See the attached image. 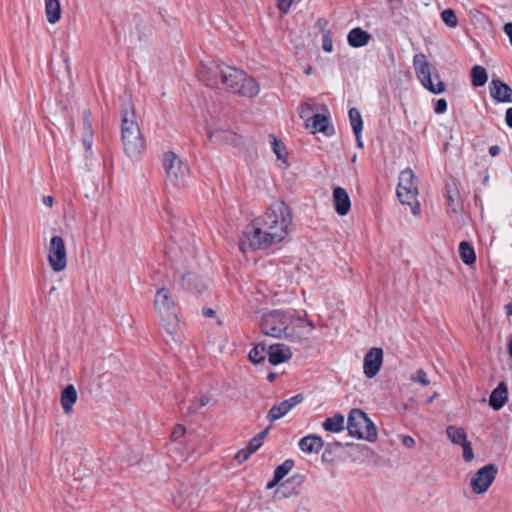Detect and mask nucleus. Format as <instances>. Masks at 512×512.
Instances as JSON below:
<instances>
[{
  "instance_id": "nucleus-64",
  "label": "nucleus",
  "mask_w": 512,
  "mask_h": 512,
  "mask_svg": "<svg viewBox=\"0 0 512 512\" xmlns=\"http://www.w3.org/2000/svg\"><path fill=\"white\" fill-rule=\"evenodd\" d=\"M342 445H343V444H342L341 442H338V441L334 443V446H335V447H341Z\"/></svg>"
},
{
  "instance_id": "nucleus-48",
  "label": "nucleus",
  "mask_w": 512,
  "mask_h": 512,
  "mask_svg": "<svg viewBox=\"0 0 512 512\" xmlns=\"http://www.w3.org/2000/svg\"><path fill=\"white\" fill-rule=\"evenodd\" d=\"M185 433V427L181 424L176 425L171 433V439L176 441L181 438Z\"/></svg>"
},
{
  "instance_id": "nucleus-22",
  "label": "nucleus",
  "mask_w": 512,
  "mask_h": 512,
  "mask_svg": "<svg viewBox=\"0 0 512 512\" xmlns=\"http://www.w3.org/2000/svg\"><path fill=\"white\" fill-rule=\"evenodd\" d=\"M508 398V390L505 383L501 382L498 384V386L492 391L490 398H489V404L494 410L501 409Z\"/></svg>"
},
{
  "instance_id": "nucleus-26",
  "label": "nucleus",
  "mask_w": 512,
  "mask_h": 512,
  "mask_svg": "<svg viewBox=\"0 0 512 512\" xmlns=\"http://www.w3.org/2000/svg\"><path fill=\"white\" fill-rule=\"evenodd\" d=\"M77 400V391L73 385L66 386L61 393V405L66 414H70Z\"/></svg>"
},
{
  "instance_id": "nucleus-43",
  "label": "nucleus",
  "mask_w": 512,
  "mask_h": 512,
  "mask_svg": "<svg viewBox=\"0 0 512 512\" xmlns=\"http://www.w3.org/2000/svg\"><path fill=\"white\" fill-rule=\"evenodd\" d=\"M322 49L325 52H332L333 50V41L330 32L324 33L322 36Z\"/></svg>"
},
{
  "instance_id": "nucleus-2",
  "label": "nucleus",
  "mask_w": 512,
  "mask_h": 512,
  "mask_svg": "<svg viewBox=\"0 0 512 512\" xmlns=\"http://www.w3.org/2000/svg\"><path fill=\"white\" fill-rule=\"evenodd\" d=\"M295 321H303L295 311L274 309L262 314L259 328L264 335L273 338L301 340L302 337L296 332L295 327H291Z\"/></svg>"
},
{
  "instance_id": "nucleus-21",
  "label": "nucleus",
  "mask_w": 512,
  "mask_h": 512,
  "mask_svg": "<svg viewBox=\"0 0 512 512\" xmlns=\"http://www.w3.org/2000/svg\"><path fill=\"white\" fill-rule=\"evenodd\" d=\"M307 127H312L315 131L330 135L334 132L333 127L329 126V118L324 114H314L307 119Z\"/></svg>"
},
{
  "instance_id": "nucleus-46",
  "label": "nucleus",
  "mask_w": 512,
  "mask_h": 512,
  "mask_svg": "<svg viewBox=\"0 0 512 512\" xmlns=\"http://www.w3.org/2000/svg\"><path fill=\"white\" fill-rule=\"evenodd\" d=\"M447 110V101L444 98H440L434 105V112L436 114H443Z\"/></svg>"
},
{
  "instance_id": "nucleus-40",
  "label": "nucleus",
  "mask_w": 512,
  "mask_h": 512,
  "mask_svg": "<svg viewBox=\"0 0 512 512\" xmlns=\"http://www.w3.org/2000/svg\"><path fill=\"white\" fill-rule=\"evenodd\" d=\"M410 380L413 382H418L423 386L430 384V381L427 378V374L423 369H418L414 374H412Z\"/></svg>"
},
{
  "instance_id": "nucleus-60",
  "label": "nucleus",
  "mask_w": 512,
  "mask_h": 512,
  "mask_svg": "<svg viewBox=\"0 0 512 512\" xmlns=\"http://www.w3.org/2000/svg\"><path fill=\"white\" fill-rule=\"evenodd\" d=\"M504 308H505V310H506L507 315H508V316H511V315H512V304H511V303H509V304L505 305V307H504Z\"/></svg>"
},
{
  "instance_id": "nucleus-17",
  "label": "nucleus",
  "mask_w": 512,
  "mask_h": 512,
  "mask_svg": "<svg viewBox=\"0 0 512 512\" xmlns=\"http://www.w3.org/2000/svg\"><path fill=\"white\" fill-rule=\"evenodd\" d=\"M269 362L273 365L288 361L292 357V352L284 343H276L269 347L267 352Z\"/></svg>"
},
{
  "instance_id": "nucleus-42",
  "label": "nucleus",
  "mask_w": 512,
  "mask_h": 512,
  "mask_svg": "<svg viewBox=\"0 0 512 512\" xmlns=\"http://www.w3.org/2000/svg\"><path fill=\"white\" fill-rule=\"evenodd\" d=\"M462 450H463V459L466 462H470L474 459V452L472 449V444L470 441H466L463 444H461Z\"/></svg>"
},
{
  "instance_id": "nucleus-49",
  "label": "nucleus",
  "mask_w": 512,
  "mask_h": 512,
  "mask_svg": "<svg viewBox=\"0 0 512 512\" xmlns=\"http://www.w3.org/2000/svg\"><path fill=\"white\" fill-rule=\"evenodd\" d=\"M402 444L406 448H412L415 445V440L411 436L404 435L402 436Z\"/></svg>"
},
{
  "instance_id": "nucleus-18",
  "label": "nucleus",
  "mask_w": 512,
  "mask_h": 512,
  "mask_svg": "<svg viewBox=\"0 0 512 512\" xmlns=\"http://www.w3.org/2000/svg\"><path fill=\"white\" fill-rule=\"evenodd\" d=\"M333 201L335 211L341 215H346L351 208V201L347 191L342 187H335L333 189Z\"/></svg>"
},
{
  "instance_id": "nucleus-5",
  "label": "nucleus",
  "mask_w": 512,
  "mask_h": 512,
  "mask_svg": "<svg viewBox=\"0 0 512 512\" xmlns=\"http://www.w3.org/2000/svg\"><path fill=\"white\" fill-rule=\"evenodd\" d=\"M413 67L417 78L425 89L433 94H441L446 89V84L441 81L436 69H432L423 53L415 54Z\"/></svg>"
},
{
  "instance_id": "nucleus-52",
  "label": "nucleus",
  "mask_w": 512,
  "mask_h": 512,
  "mask_svg": "<svg viewBox=\"0 0 512 512\" xmlns=\"http://www.w3.org/2000/svg\"><path fill=\"white\" fill-rule=\"evenodd\" d=\"M505 121L509 128H512V107L506 110Z\"/></svg>"
},
{
  "instance_id": "nucleus-63",
  "label": "nucleus",
  "mask_w": 512,
  "mask_h": 512,
  "mask_svg": "<svg viewBox=\"0 0 512 512\" xmlns=\"http://www.w3.org/2000/svg\"><path fill=\"white\" fill-rule=\"evenodd\" d=\"M508 348H509V354L512 357V338H511V341L509 342Z\"/></svg>"
},
{
  "instance_id": "nucleus-1",
  "label": "nucleus",
  "mask_w": 512,
  "mask_h": 512,
  "mask_svg": "<svg viewBox=\"0 0 512 512\" xmlns=\"http://www.w3.org/2000/svg\"><path fill=\"white\" fill-rule=\"evenodd\" d=\"M199 79L207 87L223 89L243 97L252 98L259 93V85L253 77L222 62L203 65Z\"/></svg>"
},
{
  "instance_id": "nucleus-4",
  "label": "nucleus",
  "mask_w": 512,
  "mask_h": 512,
  "mask_svg": "<svg viewBox=\"0 0 512 512\" xmlns=\"http://www.w3.org/2000/svg\"><path fill=\"white\" fill-rule=\"evenodd\" d=\"M121 140L126 155L131 159L137 158L145 149V140L129 103L121 107Z\"/></svg>"
},
{
  "instance_id": "nucleus-50",
  "label": "nucleus",
  "mask_w": 512,
  "mask_h": 512,
  "mask_svg": "<svg viewBox=\"0 0 512 512\" xmlns=\"http://www.w3.org/2000/svg\"><path fill=\"white\" fill-rule=\"evenodd\" d=\"M503 30L506 33V35L509 37V41L512 46V22L505 23Z\"/></svg>"
},
{
  "instance_id": "nucleus-31",
  "label": "nucleus",
  "mask_w": 512,
  "mask_h": 512,
  "mask_svg": "<svg viewBox=\"0 0 512 512\" xmlns=\"http://www.w3.org/2000/svg\"><path fill=\"white\" fill-rule=\"evenodd\" d=\"M163 322V327L167 331V333L172 337L174 341H180V337H177V330L179 327V320L176 314H171L170 316L161 317Z\"/></svg>"
},
{
  "instance_id": "nucleus-34",
  "label": "nucleus",
  "mask_w": 512,
  "mask_h": 512,
  "mask_svg": "<svg viewBox=\"0 0 512 512\" xmlns=\"http://www.w3.org/2000/svg\"><path fill=\"white\" fill-rule=\"evenodd\" d=\"M210 402V397L207 394H199L191 401L187 409L189 415L196 414L201 408L205 407Z\"/></svg>"
},
{
  "instance_id": "nucleus-54",
  "label": "nucleus",
  "mask_w": 512,
  "mask_h": 512,
  "mask_svg": "<svg viewBox=\"0 0 512 512\" xmlns=\"http://www.w3.org/2000/svg\"><path fill=\"white\" fill-rule=\"evenodd\" d=\"M42 203L47 207H52L54 203V198L52 196H43Z\"/></svg>"
},
{
  "instance_id": "nucleus-59",
  "label": "nucleus",
  "mask_w": 512,
  "mask_h": 512,
  "mask_svg": "<svg viewBox=\"0 0 512 512\" xmlns=\"http://www.w3.org/2000/svg\"><path fill=\"white\" fill-rule=\"evenodd\" d=\"M269 428H266L262 432L256 435V437H261V441L263 442L264 437L268 434Z\"/></svg>"
},
{
  "instance_id": "nucleus-35",
  "label": "nucleus",
  "mask_w": 512,
  "mask_h": 512,
  "mask_svg": "<svg viewBox=\"0 0 512 512\" xmlns=\"http://www.w3.org/2000/svg\"><path fill=\"white\" fill-rule=\"evenodd\" d=\"M349 121L354 134H361L363 130V120L360 111L353 107L348 112Z\"/></svg>"
},
{
  "instance_id": "nucleus-13",
  "label": "nucleus",
  "mask_w": 512,
  "mask_h": 512,
  "mask_svg": "<svg viewBox=\"0 0 512 512\" xmlns=\"http://www.w3.org/2000/svg\"><path fill=\"white\" fill-rule=\"evenodd\" d=\"M154 307L161 317L175 313V302L169 289L162 287L156 291Z\"/></svg>"
},
{
  "instance_id": "nucleus-23",
  "label": "nucleus",
  "mask_w": 512,
  "mask_h": 512,
  "mask_svg": "<svg viewBox=\"0 0 512 512\" xmlns=\"http://www.w3.org/2000/svg\"><path fill=\"white\" fill-rule=\"evenodd\" d=\"M324 446L322 438L318 435H308L299 441V448L305 453H318Z\"/></svg>"
},
{
  "instance_id": "nucleus-16",
  "label": "nucleus",
  "mask_w": 512,
  "mask_h": 512,
  "mask_svg": "<svg viewBox=\"0 0 512 512\" xmlns=\"http://www.w3.org/2000/svg\"><path fill=\"white\" fill-rule=\"evenodd\" d=\"M83 134L82 144L86 152L91 151L94 141V130L92 123V114L90 109H84L82 112Z\"/></svg>"
},
{
  "instance_id": "nucleus-41",
  "label": "nucleus",
  "mask_w": 512,
  "mask_h": 512,
  "mask_svg": "<svg viewBox=\"0 0 512 512\" xmlns=\"http://www.w3.org/2000/svg\"><path fill=\"white\" fill-rule=\"evenodd\" d=\"M228 136L229 132L225 130L216 129L208 132L209 139L214 142H222L223 140H226Z\"/></svg>"
},
{
  "instance_id": "nucleus-15",
  "label": "nucleus",
  "mask_w": 512,
  "mask_h": 512,
  "mask_svg": "<svg viewBox=\"0 0 512 512\" xmlns=\"http://www.w3.org/2000/svg\"><path fill=\"white\" fill-rule=\"evenodd\" d=\"M490 95L501 103H512V88L500 79H492L489 86Z\"/></svg>"
},
{
  "instance_id": "nucleus-36",
  "label": "nucleus",
  "mask_w": 512,
  "mask_h": 512,
  "mask_svg": "<svg viewBox=\"0 0 512 512\" xmlns=\"http://www.w3.org/2000/svg\"><path fill=\"white\" fill-rule=\"evenodd\" d=\"M294 467V461L291 459L285 460L281 465L277 466L274 471L276 481H281Z\"/></svg>"
},
{
  "instance_id": "nucleus-44",
  "label": "nucleus",
  "mask_w": 512,
  "mask_h": 512,
  "mask_svg": "<svg viewBox=\"0 0 512 512\" xmlns=\"http://www.w3.org/2000/svg\"><path fill=\"white\" fill-rule=\"evenodd\" d=\"M301 318L303 321H298L299 323L295 326V329L302 328V324L306 323V325L309 327V331L305 332L303 335H300L302 337V339L300 341L307 339L310 331L315 328V325L311 320L304 319L303 317H301Z\"/></svg>"
},
{
  "instance_id": "nucleus-20",
  "label": "nucleus",
  "mask_w": 512,
  "mask_h": 512,
  "mask_svg": "<svg viewBox=\"0 0 512 512\" xmlns=\"http://www.w3.org/2000/svg\"><path fill=\"white\" fill-rule=\"evenodd\" d=\"M371 34L363 30L360 27H356L350 30L347 35V42L353 48H360L366 46L370 39Z\"/></svg>"
},
{
  "instance_id": "nucleus-58",
  "label": "nucleus",
  "mask_w": 512,
  "mask_h": 512,
  "mask_svg": "<svg viewBox=\"0 0 512 512\" xmlns=\"http://www.w3.org/2000/svg\"><path fill=\"white\" fill-rule=\"evenodd\" d=\"M410 206H411V209H412V213H413V214H415V215H416V214H418V213L420 212V206H419V204H418V203H416V205H415V206H412V204H411Z\"/></svg>"
},
{
  "instance_id": "nucleus-62",
  "label": "nucleus",
  "mask_w": 512,
  "mask_h": 512,
  "mask_svg": "<svg viewBox=\"0 0 512 512\" xmlns=\"http://www.w3.org/2000/svg\"><path fill=\"white\" fill-rule=\"evenodd\" d=\"M275 378H276V375L274 373H270L267 376V379H268L269 382H273Z\"/></svg>"
},
{
  "instance_id": "nucleus-27",
  "label": "nucleus",
  "mask_w": 512,
  "mask_h": 512,
  "mask_svg": "<svg viewBox=\"0 0 512 512\" xmlns=\"http://www.w3.org/2000/svg\"><path fill=\"white\" fill-rule=\"evenodd\" d=\"M45 13L49 23H57L61 18V5L59 0H45Z\"/></svg>"
},
{
  "instance_id": "nucleus-10",
  "label": "nucleus",
  "mask_w": 512,
  "mask_h": 512,
  "mask_svg": "<svg viewBox=\"0 0 512 512\" xmlns=\"http://www.w3.org/2000/svg\"><path fill=\"white\" fill-rule=\"evenodd\" d=\"M48 262L55 272H60L66 268V247L65 242L60 236H53L48 246Z\"/></svg>"
},
{
  "instance_id": "nucleus-57",
  "label": "nucleus",
  "mask_w": 512,
  "mask_h": 512,
  "mask_svg": "<svg viewBox=\"0 0 512 512\" xmlns=\"http://www.w3.org/2000/svg\"><path fill=\"white\" fill-rule=\"evenodd\" d=\"M354 135H355V138H356L357 146L359 148H362L363 147V142L361 140V134H354Z\"/></svg>"
},
{
  "instance_id": "nucleus-8",
  "label": "nucleus",
  "mask_w": 512,
  "mask_h": 512,
  "mask_svg": "<svg viewBox=\"0 0 512 512\" xmlns=\"http://www.w3.org/2000/svg\"><path fill=\"white\" fill-rule=\"evenodd\" d=\"M396 193L402 204L411 205L415 200L418 194V180L411 169L401 171Z\"/></svg>"
},
{
  "instance_id": "nucleus-32",
  "label": "nucleus",
  "mask_w": 512,
  "mask_h": 512,
  "mask_svg": "<svg viewBox=\"0 0 512 512\" xmlns=\"http://www.w3.org/2000/svg\"><path fill=\"white\" fill-rule=\"evenodd\" d=\"M446 434L453 444L461 445L467 441V435L463 428L449 425L446 428Z\"/></svg>"
},
{
  "instance_id": "nucleus-6",
  "label": "nucleus",
  "mask_w": 512,
  "mask_h": 512,
  "mask_svg": "<svg viewBox=\"0 0 512 512\" xmlns=\"http://www.w3.org/2000/svg\"><path fill=\"white\" fill-rule=\"evenodd\" d=\"M349 435L358 439L374 442L377 439V429L369 417L360 409H352L347 419Z\"/></svg>"
},
{
  "instance_id": "nucleus-14",
  "label": "nucleus",
  "mask_w": 512,
  "mask_h": 512,
  "mask_svg": "<svg viewBox=\"0 0 512 512\" xmlns=\"http://www.w3.org/2000/svg\"><path fill=\"white\" fill-rule=\"evenodd\" d=\"M304 397L302 394H297L289 399H286L280 402L278 405H274L267 414V418L270 422H275L276 420L284 417L292 408L296 405L300 404L303 401Z\"/></svg>"
},
{
  "instance_id": "nucleus-53",
  "label": "nucleus",
  "mask_w": 512,
  "mask_h": 512,
  "mask_svg": "<svg viewBox=\"0 0 512 512\" xmlns=\"http://www.w3.org/2000/svg\"><path fill=\"white\" fill-rule=\"evenodd\" d=\"M500 151H501V149H500V147L498 145H492V146L489 147V154L492 157H495V156L499 155Z\"/></svg>"
},
{
  "instance_id": "nucleus-45",
  "label": "nucleus",
  "mask_w": 512,
  "mask_h": 512,
  "mask_svg": "<svg viewBox=\"0 0 512 512\" xmlns=\"http://www.w3.org/2000/svg\"><path fill=\"white\" fill-rule=\"evenodd\" d=\"M262 446L261 437H253L247 446V449L253 454Z\"/></svg>"
},
{
  "instance_id": "nucleus-38",
  "label": "nucleus",
  "mask_w": 512,
  "mask_h": 512,
  "mask_svg": "<svg viewBox=\"0 0 512 512\" xmlns=\"http://www.w3.org/2000/svg\"><path fill=\"white\" fill-rule=\"evenodd\" d=\"M441 19L450 28L457 26L458 20L456 13L453 9L447 8L441 12Z\"/></svg>"
},
{
  "instance_id": "nucleus-61",
  "label": "nucleus",
  "mask_w": 512,
  "mask_h": 512,
  "mask_svg": "<svg viewBox=\"0 0 512 512\" xmlns=\"http://www.w3.org/2000/svg\"><path fill=\"white\" fill-rule=\"evenodd\" d=\"M438 396L437 393H434L432 396L426 399V404H431L433 400Z\"/></svg>"
},
{
  "instance_id": "nucleus-51",
  "label": "nucleus",
  "mask_w": 512,
  "mask_h": 512,
  "mask_svg": "<svg viewBox=\"0 0 512 512\" xmlns=\"http://www.w3.org/2000/svg\"><path fill=\"white\" fill-rule=\"evenodd\" d=\"M387 2L390 5V9L392 11H395V10L399 9L403 0H387Z\"/></svg>"
},
{
  "instance_id": "nucleus-25",
  "label": "nucleus",
  "mask_w": 512,
  "mask_h": 512,
  "mask_svg": "<svg viewBox=\"0 0 512 512\" xmlns=\"http://www.w3.org/2000/svg\"><path fill=\"white\" fill-rule=\"evenodd\" d=\"M303 480H304V476H302L300 474L292 476L285 483L280 484L278 489L275 491L274 497L277 499H281V498H287L291 495H297L298 491L295 488H293V490L290 492L287 491V484L295 483L299 487L302 485Z\"/></svg>"
},
{
  "instance_id": "nucleus-56",
  "label": "nucleus",
  "mask_w": 512,
  "mask_h": 512,
  "mask_svg": "<svg viewBox=\"0 0 512 512\" xmlns=\"http://www.w3.org/2000/svg\"><path fill=\"white\" fill-rule=\"evenodd\" d=\"M280 481H276V477L273 476V479L271 481L268 482L267 484V489H272L274 488L275 486H277L279 484Z\"/></svg>"
},
{
  "instance_id": "nucleus-55",
  "label": "nucleus",
  "mask_w": 512,
  "mask_h": 512,
  "mask_svg": "<svg viewBox=\"0 0 512 512\" xmlns=\"http://www.w3.org/2000/svg\"><path fill=\"white\" fill-rule=\"evenodd\" d=\"M203 315L205 317H214L215 316V311L211 308H206V309H203Z\"/></svg>"
},
{
  "instance_id": "nucleus-30",
  "label": "nucleus",
  "mask_w": 512,
  "mask_h": 512,
  "mask_svg": "<svg viewBox=\"0 0 512 512\" xmlns=\"http://www.w3.org/2000/svg\"><path fill=\"white\" fill-rule=\"evenodd\" d=\"M459 256L463 263H465L466 265H472L476 262L475 250L473 246L467 241L460 242Z\"/></svg>"
},
{
  "instance_id": "nucleus-47",
  "label": "nucleus",
  "mask_w": 512,
  "mask_h": 512,
  "mask_svg": "<svg viewBox=\"0 0 512 512\" xmlns=\"http://www.w3.org/2000/svg\"><path fill=\"white\" fill-rule=\"evenodd\" d=\"M251 454H252V453H251V451H249L247 448L242 449V450H240V451H238V452L236 453V455H235V460H236L239 464H241V463H243L244 461H246V460L250 457V455H251Z\"/></svg>"
},
{
  "instance_id": "nucleus-24",
  "label": "nucleus",
  "mask_w": 512,
  "mask_h": 512,
  "mask_svg": "<svg viewBox=\"0 0 512 512\" xmlns=\"http://www.w3.org/2000/svg\"><path fill=\"white\" fill-rule=\"evenodd\" d=\"M181 286L186 290L196 293H201L205 289V284L201 278L191 272L182 276Z\"/></svg>"
},
{
  "instance_id": "nucleus-33",
  "label": "nucleus",
  "mask_w": 512,
  "mask_h": 512,
  "mask_svg": "<svg viewBox=\"0 0 512 512\" xmlns=\"http://www.w3.org/2000/svg\"><path fill=\"white\" fill-rule=\"evenodd\" d=\"M268 137L270 139L272 151L276 155L277 159L286 161L288 152L284 143L273 134H270Z\"/></svg>"
},
{
  "instance_id": "nucleus-37",
  "label": "nucleus",
  "mask_w": 512,
  "mask_h": 512,
  "mask_svg": "<svg viewBox=\"0 0 512 512\" xmlns=\"http://www.w3.org/2000/svg\"><path fill=\"white\" fill-rule=\"evenodd\" d=\"M266 347L264 344H257L250 352H249V360L253 363H260L265 359L266 356Z\"/></svg>"
},
{
  "instance_id": "nucleus-12",
  "label": "nucleus",
  "mask_w": 512,
  "mask_h": 512,
  "mask_svg": "<svg viewBox=\"0 0 512 512\" xmlns=\"http://www.w3.org/2000/svg\"><path fill=\"white\" fill-rule=\"evenodd\" d=\"M383 362V350L381 348H371L363 360V371L367 378L375 377L381 369Z\"/></svg>"
},
{
  "instance_id": "nucleus-39",
  "label": "nucleus",
  "mask_w": 512,
  "mask_h": 512,
  "mask_svg": "<svg viewBox=\"0 0 512 512\" xmlns=\"http://www.w3.org/2000/svg\"><path fill=\"white\" fill-rule=\"evenodd\" d=\"M346 445L351 446L358 453V457L354 458V460L360 459L361 457L368 458L373 454L372 450L366 445H363V444L353 445V444H349V443H347Z\"/></svg>"
},
{
  "instance_id": "nucleus-28",
  "label": "nucleus",
  "mask_w": 512,
  "mask_h": 512,
  "mask_svg": "<svg viewBox=\"0 0 512 512\" xmlns=\"http://www.w3.org/2000/svg\"><path fill=\"white\" fill-rule=\"evenodd\" d=\"M345 419L342 414H335L332 417H328L322 424V427L325 431L338 433L344 430Z\"/></svg>"
},
{
  "instance_id": "nucleus-19",
  "label": "nucleus",
  "mask_w": 512,
  "mask_h": 512,
  "mask_svg": "<svg viewBox=\"0 0 512 512\" xmlns=\"http://www.w3.org/2000/svg\"><path fill=\"white\" fill-rule=\"evenodd\" d=\"M448 212L456 213L461 208L460 194L454 180L445 185Z\"/></svg>"
},
{
  "instance_id": "nucleus-3",
  "label": "nucleus",
  "mask_w": 512,
  "mask_h": 512,
  "mask_svg": "<svg viewBox=\"0 0 512 512\" xmlns=\"http://www.w3.org/2000/svg\"><path fill=\"white\" fill-rule=\"evenodd\" d=\"M287 234V226H246L239 248L244 253L249 249H267L280 243Z\"/></svg>"
},
{
  "instance_id": "nucleus-9",
  "label": "nucleus",
  "mask_w": 512,
  "mask_h": 512,
  "mask_svg": "<svg viewBox=\"0 0 512 512\" xmlns=\"http://www.w3.org/2000/svg\"><path fill=\"white\" fill-rule=\"evenodd\" d=\"M498 473V467L495 464H487L478 469L472 476L470 485L471 489L476 494L485 493Z\"/></svg>"
},
{
  "instance_id": "nucleus-7",
  "label": "nucleus",
  "mask_w": 512,
  "mask_h": 512,
  "mask_svg": "<svg viewBox=\"0 0 512 512\" xmlns=\"http://www.w3.org/2000/svg\"><path fill=\"white\" fill-rule=\"evenodd\" d=\"M163 167L167 177L176 186L184 185L189 176V166L184 163L174 152L168 151L163 156Z\"/></svg>"
},
{
  "instance_id": "nucleus-29",
  "label": "nucleus",
  "mask_w": 512,
  "mask_h": 512,
  "mask_svg": "<svg viewBox=\"0 0 512 512\" xmlns=\"http://www.w3.org/2000/svg\"><path fill=\"white\" fill-rule=\"evenodd\" d=\"M470 76L472 86L475 88L484 86L488 80L486 69L480 65H475L472 67Z\"/></svg>"
},
{
  "instance_id": "nucleus-11",
  "label": "nucleus",
  "mask_w": 512,
  "mask_h": 512,
  "mask_svg": "<svg viewBox=\"0 0 512 512\" xmlns=\"http://www.w3.org/2000/svg\"><path fill=\"white\" fill-rule=\"evenodd\" d=\"M264 224H291L292 212L283 201L272 203L265 213Z\"/></svg>"
}]
</instances>
